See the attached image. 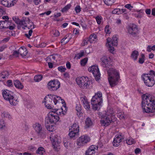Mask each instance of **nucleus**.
Segmentation results:
<instances>
[{"mask_svg": "<svg viewBox=\"0 0 155 155\" xmlns=\"http://www.w3.org/2000/svg\"><path fill=\"white\" fill-rule=\"evenodd\" d=\"M154 97L150 94H143L142 96V107L143 112L149 113L155 112Z\"/></svg>", "mask_w": 155, "mask_h": 155, "instance_id": "1", "label": "nucleus"}, {"mask_svg": "<svg viewBox=\"0 0 155 155\" xmlns=\"http://www.w3.org/2000/svg\"><path fill=\"white\" fill-rule=\"evenodd\" d=\"M109 77L108 79L111 87L117 85L120 80L119 72L115 69L110 68L107 71Z\"/></svg>", "mask_w": 155, "mask_h": 155, "instance_id": "2", "label": "nucleus"}, {"mask_svg": "<svg viewBox=\"0 0 155 155\" xmlns=\"http://www.w3.org/2000/svg\"><path fill=\"white\" fill-rule=\"evenodd\" d=\"M102 103V94L101 92H98L91 99V104L93 109L95 110L99 109L101 106Z\"/></svg>", "mask_w": 155, "mask_h": 155, "instance_id": "3", "label": "nucleus"}, {"mask_svg": "<svg viewBox=\"0 0 155 155\" xmlns=\"http://www.w3.org/2000/svg\"><path fill=\"white\" fill-rule=\"evenodd\" d=\"M56 111V113L53 111L50 112L48 114V122L49 121L51 124L55 123L57 122L59 120V117L58 115L60 114V115L62 114L63 115L65 114L66 112L64 113L62 111V109L60 110L59 109H57Z\"/></svg>", "mask_w": 155, "mask_h": 155, "instance_id": "4", "label": "nucleus"}, {"mask_svg": "<svg viewBox=\"0 0 155 155\" xmlns=\"http://www.w3.org/2000/svg\"><path fill=\"white\" fill-rule=\"evenodd\" d=\"M3 97L5 99L8 101L10 104L15 105L18 102L17 100L14 98V93L7 89L4 90L2 92Z\"/></svg>", "mask_w": 155, "mask_h": 155, "instance_id": "5", "label": "nucleus"}, {"mask_svg": "<svg viewBox=\"0 0 155 155\" xmlns=\"http://www.w3.org/2000/svg\"><path fill=\"white\" fill-rule=\"evenodd\" d=\"M113 112L110 110H107L106 112V115L105 118L102 119L100 121L102 125L104 126H108L111 122L114 121L115 116L113 115Z\"/></svg>", "mask_w": 155, "mask_h": 155, "instance_id": "6", "label": "nucleus"}, {"mask_svg": "<svg viewBox=\"0 0 155 155\" xmlns=\"http://www.w3.org/2000/svg\"><path fill=\"white\" fill-rule=\"evenodd\" d=\"M76 81L79 86L83 89L87 88L90 83L88 78L84 77L77 78Z\"/></svg>", "mask_w": 155, "mask_h": 155, "instance_id": "7", "label": "nucleus"}, {"mask_svg": "<svg viewBox=\"0 0 155 155\" xmlns=\"http://www.w3.org/2000/svg\"><path fill=\"white\" fill-rule=\"evenodd\" d=\"M79 130V127L78 123L73 124L69 127V133L68 135L71 138L74 139L75 135H78Z\"/></svg>", "mask_w": 155, "mask_h": 155, "instance_id": "8", "label": "nucleus"}, {"mask_svg": "<svg viewBox=\"0 0 155 155\" xmlns=\"http://www.w3.org/2000/svg\"><path fill=\"white\" fill-rule=\"evenodd\" d=\"M149 75L143 74L142 78L146 85L148 87H152L155 84L154 80L153 77H149Z\"/></svg>", "mask_w": 155, "mask_h": 155, "instance_id": "9", "label": "nucleus"}, {"mask_svg": "<svg viewBox=\"0 0 155 155\" xmlns=\"http://www.w3.org/2000/svg\"><path fill=\"white\" fill-rule=\"evenodd\" d=\"M88 70L92 73L97 81L100 79L101 74L97 66H92L88 68Z\"/></svg>", "mask_w": 155, "mask_h": 155, "instance_id": "10", "label": "nucleus"}, {"mask_svg": "<svg viewBox=\"0 0 155 155\" xmlns=\"http://www.w3.org/2000/svg\"><path fill=\"white\" fill-rule=\"evenodd\" d=\"M48 84V88L49 90L55 91L59 88L60 84L58 80H53L50 81Z\"/></svg>", "mask_w": 155, "mask_h": 155, "instance_id": "11", "label": "nucleus"}, {"mask_svg": "<svg viewBox=\"0 0 155 155\" xmlns=\"http://www.w3.org/2000/svg\"><path fill=\"white\" fill-rule=\"evenodd\" d=\"M90 140L89 137L86 135H83L77 139V144L79 146H82Z\"/></svg>", "mask_w": 155, "mask_h": 155, "instance_id": "12", "label": "nucleus"}, {"mask_svg": "<svg viewBox=\"0 0 155 155\" xmlns=\"http://www.w3.org/2000/svg\"><path fill=\"white\" fill-rule=\"evenodd\" d=\"M32 25H33L32 28H34L33 23L30 22V19L27 18L20 20L19 25H18V29H19L21 26H24L26 27H28V28H31Z\"/></svg>", "mask_w": 155, "mask_h": 155, "instance_id": "13", "label": "nucleus"}, {"mask_svg": "<svg viewBox=\"0 0 155 155\" xmlns=\"http://www.w3.org/2000/svg\"><path fill=\"white\" fill-rule=\"evenodd\" d=\"M53 95L49 94L47 95L44 98L45 105L48 108H51V105L53 102Z\"/></svg>", "mask_w": 155, "mask_h": 155, "instance_id": "14", "label": "nucleus"}, {"mask_svg": "<svg viewBox=\"0 0 155 155\" xmlns=\"http://www.w3.org/2000/svg\"><path fill=\"white\" fill-rule=\"evenodd\" d=\"M124 139V137L123 135L119 134L116 135L113 141V143L114 146L116 147L118 146L120 143Z\"/></svg>", "mask_w": 155, "mask_h": 155, "instance_id": "15", "label": "nucleus"}, {"mask_svg": "<svg viewBox=\"0 0 155 155\" xmlns=\"http://www.w3.org/2000/svg\"><path fill=\"white\" fill-rule=\"evenodd\" d=\"M98 147L92 145L91 146L86 152V155H95V153L97 151Z\"/></svg>", "mask_w": 155, "mask_h": 155, "instance_id": "16", "label": "nucleus"}, {"mask_svg": "<svg viewBox=\"0 0 155 155\" xmlns=\"http://www.w3.org/2000/svg\"><path fill=\"white\" fill-rule=\"evenodd\" d=\"M33 127L38 135H41L42 134L43 130L41 124L36 123L33 125Z\"/></svg>", "mask_w": 155, "mask_h": 155, "instance_id": "17", "label": "nucleus"}, {"mask_svg": "<svg viewBox=\"0 0 155 155\" xmlns=\"http://www.w3.org/2000/svg\"><path fill=\"white\" fill-rule=\"evenodd\" d=\"M128 32L132 36H135L138 32L137 26L136 25H134L132 27H129L128 28Z\"/></svg>", "mask_w": 155, "mask_h": 155, "instance_id": "18", "label": "nucleus"}, {"mask_svg": "<svg viewBox=\"0 0 155 155\" xmlns=\"http://www.w3.org/2000/svg\"><path fill=\"white\" fill-rule=\"evenodd\" d=\"M50 139L54 148L56 149L57 147L59 146L60 141L56 137V136L50 137Z\"/></svg>", "mask_w": 155, "mask_h": 155, "instance_id": "19", "label": "nucleus"}, {"mask_svg": "<svg viewBox=\"0 0 155 155\" xmlns=\"http://www.w3.org/2000/svg\"><path fill=\"white\" fill-rule=\"evenodd\" d=\"M4 27L5 28H8L10 30H13L15 28V25L12 23L11 21L9 20L4 21Z\"/></svg>", "mask_w": 155, "mask_h": 155, "instance_id": "20", "label": "nucleus"}, {"mask_svg": "<svg viewBox=\"0 0 155 155\" xmlns=\"http://www.w3.org/2000/svg\"><path fill=\"white\" fill-rule=\"evenodd\" d=\"M109 59V58L106 56H104L101 58V64L104 67H108L110 63Z\"/></svg>", "mask_w": 155, "mask_h": 155, "instance_id": "21", "label": "nucleus"}, {"mask_svg": "<svg viewBox=\"0 0 155 155\" xmlns=\"http://www.w3.org/2000/svg\"><path fill=\"white\" fill-rule=\"evenodd\" d=\"M107 42L106 44V45L108 47L109 51L110 52L112 53L114 51V48L113 47V46L112 45V44L111 43V39L110 38H107Z\"/></svg>", "mask_w": 155, "mask_h": 155, "instance_id": "22", "label": "nucleus"}, {"mask_svg": "<svg viewBox=\"0 0 155 155\" xmlns=\"http://www.w3.org/2000/svg\"><path fill=\"white\" fill-rule=\"evenodd\" d=\"M19 53L22 56H25L27 54L28 51L25 48L21 47L18 50Z\"/></svg>", "mask_w": 155, "mask_h": 155, "instance_id": "23", "label": "nucleus"}, {"mask_svg": "<svg viewBox=\"0 0 155 155\" xmlns=\"http://www.w3.org/2000/svg\"><path fill=\"white\" fill-rule=\"evenodd\" d=\"M14 84L15 86L17 88L21 89L23 87V85L21 84V82L18 80L14 81Z\"/></svg>", "mask_w": 155, "mask_h": 155, "instance_id": "24", "label": "nucleus"}, {"mask_svg": "<svg viewBox=\"0 0 155 155\" xmlns=\"http://www.w3.org/2000/svg\"><path fill=\"white\" fill-rule=\"evenodd\" d=\"M53 103L55 104H56L57 102L59 101L60 100L61 101V102L62 103V104H63L64 102L65 104L64 100L63 99H61L60 97L54 95H53Z\"/></svg>", "mask_w": 155, "mask_h": 155, "instance_id": "25", "label": "nucleus"}, {"mask_svg": "<svg viewBox=\"0 0 155 155\" xmlns=\"http://www.w3.org/2000/svg\"><path fill=\"white\" fill-rule=\"evenodd\" d=\"M85 127L86 128H88L91 126L93 123L91 118L87 117L86 118L85 121Z\"/></svg>", "mask_w": 155, "mask_h": 155, "instance_id": "26", "label": "nucleus"}, {"mask_svg": "<svg viewBox=\"0 0 155 155\" xmlns=\"http://www.w3.org/2000/svg\"><path fill=\"white\" fill-rule=\"evenodd\" d=\"M9 73L7 71H4L0 74V79H4L7 78L9 75ZM2 80H1V81Z\"/></svg>", "mask_w": 155, "mask_h": 155, "instance_id": "27", "label": "nucleus"}, {"mask_svg": "<svg viewBox=\"0 0 155 155\" xmlns=\"http://www.w3.org/2000/svg\"><path fill=\"white\" fill-rule=\"evenodd\" d=\"M45 125L47 130L50 131H52L54 129L52 125H50L48 122L47 119L45 120Z\"/></svg>", "mask_w": 155, "mask_h": 155, "instance_id": "28", "label": "nucleus"}, {"mask_svg": "<svg viewBox=\"0 0 155 155\" xmlns=\"http://www.w3.org/2000/svg\"><path fill=\"white\" fill-rule=\"evenodd\" d=\"M117 38L116 35L113 36L112 40L111 41V43L113 46H117Z\"/></svg>", "mask_w": 155, "mask_h": 155, "instance_id": "29", "label": "nucleus"}, {"mask_svg": "<svg viewBox=\"0 0 155 155\" xmlns=\"http://www.w3.org/2000/svg\"><path fill=\"white\" fill-rule=\"evenodd\" d=\"M76 110L77 112V115L80 116L82 114L81 112V105L79 104H77L76 106Z\"/></svg>", "mask_w": 155, "mask_h": 155, "instance_id": "30", "label": "nucleus"}, {"mask_svg": "<svg viewBox=\"0 0 155 155\" xmlns=\"http://www.w3.org/2000/svg\"><path fill=\"white\" fill-rule=\"evenodd\" d=\"M138 55L139 53L138 51L135 50L133 51L131 55V57L134 60H136L137 59Z\"/></svg>", "mask_w": 155, "mask_h": 155, "instance_id": "31", "label": "nucleus"}, {"mask_svg": "<svg viewBox=\"0 0 155 155\" xmlns=\"http://www.w3.org/2000/svg\"><path fill=\"white\" fill-rule=\"evenodd\" d=\"M42 78V76L40 74H38L34 77V80L36 82H38L41 81Z\"/></svg>", "mask_w": 155, "mask_h": 155, "instance_id": "32", "label": "nucleus"}, {"mask_svg": "<svg viewBox=\"0 0 155 155\" xmlns=\"http://www.w3.org/2000/svg\"><path fill=\"white\" fill-rule=\"evenodd\" d=\"M97 38L96 35L95 34H92L90 35L89 36V42L90 43H92L93 42L94 40Z\"/></svg>", "mask_w": 155, "mask_h": 155, "instance_id": "33", "label": "nucleus"}, {"mask_svg": "<svg viewBox=\"0 0 155 155\" xmlns=\"http://www.w3.org/2000/svg\"><path fill=\"white\" fill-rule=\"evenodd\" d=\"M45 151L44 149L41 147H39L36 151L37 153L42 155L45 153Z\"/></svg>", "mask_w": 155, "mask_h": 155, "instance_id": "34", "label": "nucleus"}, {"mask_svg": "<svg viewBox=\"0 0 155 155\" xmlns=\"http://www.w3.org/2000/svg\"><path fill=\"white\" fill-rule=\"evenodd\" d=\"M71 7V5L70 4L67 5L65 6L61 10L62 12H66Z\"/></svg>", "mask_w": 155, "mask_h": 155, "instance_id": "35", "label": "nucleus"}, {"mask_svg": "<svg viewBox=\"0 0 155 155\" xmlns=\"http://www.w3.org/2000/svg\"><path fill=\"white\" fill-rule=\"evenodd\" d=\"M8 0H0V3L5 6H8Z\"/></svg>", "mask_w": 155, "mask_h": 155, "instance_id": "36", "label": "nucleus"}, {"mask_svg": "<svg viewBox=\"0 0 155 155\" xmlns=\"http://www.w3.org/2000/svg\"><path fill=\"white\" fill-rule=\"evenodd\" d=\"M135 143L134 140L132 138H130L126 140V143L129 145H131Z\"/></svg>", "mask_w": 155, "mask_h": 155, "instance_id": "37", "label": "nucleus"}, {"mask_svg": "<svg viewBox=\"0 0 155 155\" xmlns=\"http://www.w3.org/2000/svg\"><path fill=\"white\" fill-rule=\"evenodd\" d=\"M113 14H121V11L119 8H116L114 9L112 12Z\"/></svg>", "mask_w": 155, "mask_h": 155, "instance_id": "38", "label": "nucleus"}, {"mask_svg": "<svg viewBox=\"0 0 155 155\" xmlns=\"http://www.w3.org/2000/svg\"><path fill=\"white\" fill-rule=\"evenodd\" d=\"M148 74L149 75H148V76L150 77H153V78L154 76H155V72L153 70H150V71L149 73L147 74Z\"/></svg>", "mask_w": 155, "mask_h": 155, "instance_id": "39", "label": "nucleus"}, {"mask_svg": "<svg viewBox=\"0 0 155 155\" xmlns=\"http://www.w3.org/2000/svg\"><path fill=\"white\" fill-rule=\"evenodd\" d=\"M1 116L3 118H9L10 115L8 114V113L6 112H4L1 114Z\"/></svg>", "mask_w": 155, "mask_h": 155, "instance_id": "40", "label": "nucleus"}, {"mask_svg": "<svg viewBox=\"0 0 155 155\" xmlns=\"http://www.w3.org/2000/svg\"><path fill=\"white\" fill-rule=\"evenodd\" d=\"M141 58H139V62L140 64H142L144 62L145 56L144 54H141Z\"/></svg>", "mask_w": 155, "mask_h": 155, "instance_id": "41", "label": "nucleus"}, {"mask_svg": "<svg viewBox=\"0 0 155 155\" xmlns=\"http://www.w3.org/2000/svg\"><path fill=\"white\" fill-rule=\"evenodd\" d=\"M13 20L15 21V23L19 25L20 20L18 17H13L12 18Z\"/></svg>", "mask_w": 155, "mask_h": 155, "instance_id": "42", "label": "nucleus"}, {"mask_svg": "<svg viewBox=\"0 0 155 155\" xmlns=\"http://www.w3.org/2000/svg\"><path fill=\"white\" fill-rule=\"evenodd\" d=\"M113 0H104V2L107 5H111L114 2Z\"/></svg>", "mask_w": 155, "mask_h": 155, "instance_id": "43", "label": "nucleus"}, {"mask_svg": "<svg viewBox=\"0 0 155 155\" xmlns=\"http://www.w3.org/2000/svg\"><path fill=\"white\" fill-rule=\"evenodd\" d=\"M97 22L98 24H100L102 19V17L101 16H97L96 18Z\"/></svg>", "mask_w": 155, "mask_h": 155, "instance_id": "44", "label": "nucleus"}, {"mask_svg": "<svg viewBox=\"0 0 155 155\" xmlns=\"http://www.w3.org/2000/svg\"><path fill=\"white\" fill-rule=\"evenodd\" d=\"M69 41V39H68L67 37H64L61 40V43L65 44L67 43Z\"/></svg>", "mask_w": 155, "mask_h": 155, "instance_id": "45", "label": "nucleus"}, {"mask_svg": "<svg viewBox=\"0 0 155 155\" xmlns=\"http://www.w3.org/2000/svg\"><path fill=\"white\" fill-rule=\"evenodd\" d=\"M84 51H81L80 53H78L77 54L76 56L77 57V58L78 59H79L84 55Z\"/></svg>", "mask_w": 155, "mask_h": 155, "instance_id": "46", "label": "nucleus"}, {"mask_svg": "<svg viewBox=\"0 0 155 155\" xmlns=\"http://www.w3.org/2000/svg\"><path fill=\"white\" fill-rule=\"evenodd\" d=\"M32 32L33 31L32 29L29 30L28 32V34H25V36L28 38L30 39V37L31 35Z\"/></svg>", "mask_w": 155, "mask_h": 155, "instance_id": "47", "label": "nucleus"}, {"mask_svg": "<svg viewBox=\"0 0 155 155\" xmlns=\"http://www.w3.org/2000/svg\"><path fill=\"white\" fill-rule=\"evenodd\" d=\"M87 61V59L86 58H84L81 61V64L82 66L85 65Z\"/></svg>", "mask_w": 155, "mask_h": 155, "instance_id": "48", "label": "nucleus"}, {"mask_svg": "<svg viewBox=\"0 0 155 155\" xmlns=\"http://www.w3.org/2000/svg\"><path fill=\"white\" fill-rule=\"evenodd\" d=\"M81 101L83 104V105L88 102L87 100L85 97H82L81 98Z\"/></svg>", "mask_w": 155, "mask_h": 155, "instance_id": "49", "label": "nucleus"}, {"mask_svg": "<svg viewBox=\"0 0 155 155\" xmlns=\"http://www.w3.org/2000/svg\"><path fill=\"white\" fill-rule=\"evenodd\" d=\"M52 32L53 35L54 36H58L59 35V31L57 30H53Z\"/></svg>", "mask_w": 155, "mask_h": 155, "instance_id": "50", "label": "nucleus"}, {"mask_svg": "<svg viewBox=\"0 0 155 155\" xmlns=\"http://www.w3.org/2000/svg\"><path fill=\"white\" fill-rule=\"evenodd\" d=\"M109 25H107L105 28V31L107 34H110V30L109 29Z\"/></svg>", "mask_w": 155, "mask_h": 155, "instance_id": "51", "label": "nucleus"}, {"mask_svg": "<svg viewBox=\"0 0 155 155\" xmlns=\"http://www.w3.org/2000/svg\"><path fill=\"white\" fill-rule=\"evenodd\" d=\"M58 71L61 72H64L66 70V68L63 66H59L58 68Z\"/></svg>", "mask_w": 155, "mask_h": 155, "instance_id": "52", "label": "nucleus"}, {"mask_svg": "<svg viewBox=\"0 0 155 155\" xmlns=\"http://www.w3.org/2000/svg\"><path fill=\"white\" fill-rule=\"evenodd\" d=\"M84 107L87 110H89L90 109V105L89 103L87 102L85 104L83 105Z\"/></svg>", "mask_w": 155, "mask_h": 155, "instance_id": "53", "label": "nucleus"}, {"mask_svg": "<svg viewBox=\"0 0 155 155\" xmlns=\"http://www.w3.org/2000/svg\"><path fill=\"white\" fill-rule=\"evenodd\" d=\"M7 86L8 87H12L13 86V83L12 80H8L7 81Z\"/></svg>", "mask_w": 155, "mask_h": 155, "instance_id": "54", "label": "nucleus"}, {"mask_svg": "<svg viewBox=\"0 0 155 155\" xmlns=\"http://www.w3.org/2000/svg\"><path fill=\"white\" fill-rule=\"evenodd\" d=\"M19 51H15L13 52L12 54V55L15 57H18L19 56Z\"/></svg>", "mask_w": 155, "mask_h": 155, "instance_id": "55", "label": "nucleus"}, {"mask_svg": "<svg viewBox=\"0 0 155 155\" xmlns=\"http://www.w3.org/2000/svg\"><path fill=\"white\" fill-rule=\"evenodd\" d=\"M4 21H0V29H5L4 27Z\"/></svg>", "mask_w": 155, "mask_h": 155, "instance_id": "56", "label": "nucleus"}, {"mask_svg": "<svg viewBox=\"0 0 155 155\" xmlns=\"http://www.w3.org/2000/svg\"><path fill=\"white\" fill-rule=\"evenodd\" d=\"M118 116L120 119H124V113L120 112L118 114Z\"/></svg>", "mask_w": 155, "mask_h": 155, "instance_id": "57", "label": "nucleus"}, {"mask_svg": "<svg viewBox=\"0 0 155 155\" xmlns=\"http://www.w3.org/2000/svg\"><path fill=\"white\" fill-rule=\"evenodd\" d=\"M75 10L77 13H79L81 10V8L79 6H77L75 8Z\"/></svg>", "mask_w": 155, "mask_h": 155, "instance_id": "58", "label": "nucleus"}, {"mask_svg": "<svg viewBox=\"0 0 155 155\" xmlns=\"http://www.w3.org/2000/svg\"><path fill=\"white\" fill-rule=\"evenodd\" d=\"M142 10H140L138 12H140L139 14H137L135 15V17L137 18H141L142 17V15L140 14V12L142 13Z\"/></svg>", "mask_w": 155, "mask_h": 155, "instance_id": "59", "label": "nucleus"}, {"mask_svg": "<svg viewBox=\"0 0 155 155\" xmlns=\"http://www.w3.org/2000/svg\"><path fill=\"white\" fill-rule=\"evenodd\" d=\"M7 48V46L6 45H4L1 47H0V52L2 51Z\"/></svg>", "mask_w": 155, "mask_h": 155, "instance_id": "60", "label": "nucleus"}, {"mask_svg": "<svg viewBox=\"0 0 155 155\" xmlns=\"http://www.w3.org/2000/svg\"><path fill=\"white\" fill-rule=\"evenodd\" d=\"M125 7L129 9H131V8H133V6L131 5L130 4H127L125 5Z\"/></svg>", "mask_w": 155, "mask_h": 155, "instance_id": "61", "label": "nucleus"}, {"mask_svg": "<svg viewBox=\"0 0 155 155\" xmlns=\"http://www.w3.org/2000/svg\"><path fill=\"white\" fill-rule=\"evenodd\" d=\"M89 42V39L88 38H86L83 41V44L84 45H86L88 44V42Z\"/></svg>", "mask_w": 155, "mask_h": 155, "instance_id": "62", "label": "nucleus"}, {"mask_svg": "<svg viewBox=\"0 0 155 155\" xmlns=\"http://www.w3.org/2000/svg\"><path fill=\"white\" fill-rule=\"evenodd\" d=\"M145 12L147 14L150 15L151 13V11L150 9H147L145 10Z\"/></svg>", "mask_w": 155, "mask_h": 155, "instance_id": "63", "label": "nucleus"}, {"mask_svg": "<svg viewBox=\"0 0 155 155\" xmlns=\"http://www.w3.org/2000/svg\"><path fill=\"white\" fill-rule=\"evenodd\" d=\"M51 11H47V12L42 13L40 14V15H44V14H46L47 15H50L51 13Z\"/></svg>", "mask_w": 155, "mask_h": 155, "instance_id": "64", "label": "nucleus"}]
</instances>
